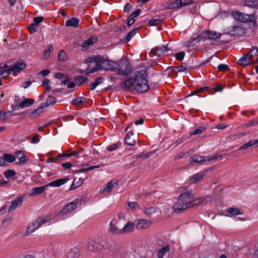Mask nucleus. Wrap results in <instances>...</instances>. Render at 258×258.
Returning a JSON list of instances; mask_svg holds the SVG:
<instances>
[{
	"label": "nucleus",
	"mask_w": 258,
	"mask_h": 258,
	"mask_svg": "<svg viewBox=\"0 0 258 258\" xmlns=\"http://www.w3.org/2000/svg\"><path fill=\"white\" fill-rule=\"evenodd\" d=\"M99 167V165L93 166H91V167H89V168H82V169H79L78 170H76V172L78 173H82V172H88V171H91V170H92L93 169H96V168H98Z\"/></svg>",
	"instance_id": "37998d69"
},
{
	"label": "nucleus",
	"mask_w": 258,
	"mask_h": 258,
	"mask_svg": "<svg viewBox=\"0 0 258 258\" xmlns=\"http://www.w3.org/2000/svg\"><path fill=\"white\" fill-rule=\"evenodd\" d=\"M69 180L68 177L63 178H59L55 180H53L46 184L47 187L53 186V187H59L60 185L64 184Z\"/></svg>",
	"instance_id": "a211bd4d"
},
{
	"label": "nucleus",
	"mask_w": 258,
	"mask_h": 258,
	"mask_svg": "<svg viewBox=\"0 0 258 258\" xmlns=\"http://www.w3.org/2000/svg\"><path fill=\"white\" fill-rule=\"evenodd\" d=\"M22 200L21 198H17L16 200L13 201L9 208V212H11L16 209L17 207L20 206L22 204Z\"/></svg>",
	"instance_id": "5701e85b"
},
{
	"label": "nucleus",
	"mask_w": 258,
	"mask_h": 258,
	"mask_svg": "<svg viewBox=\"0 0 258 258\" xmlns=\"http://www.w3.org/2000/svg\"><path fill=\"white\" fill-rule=\"evenodd\" d=\"M16 157L19 159L21 164H24L27 159L23 151H19L16 153Z\"/></svg>",
	"instance_id": "473e14b6"
},
{
	"label": "nucleus",
	"mask_w": 258,
	"mask_h": 258,
	"mask_svg": "<svg viewBox=\"0 0 258 258\" xmlns=\"http://www.w3.org/2000/svg\"><path fill=\"white\" fill-rule=\"evenodd\" d=\"M47 185H45L42 186L36 187L32 188L31 192L30 194V196H36L43 193L47 188Z\"/></svg>",
	"instance_id": "412c9836"
},
{
	"label": "nucleus",
	"mask_w": 258,
	"mask_h": 258,
	"mask_svg": "<svg viewBox=\"0 0 258 258\" xmlns=\"http://www.w3.org/2000/svg\"><path fill=\"white\" fill-rule=\"evenodd\" d=\"M74 181L75 182V184H76V186H80L83 183V180L81 178H79L78 179H77L75 178L74 180Z\"/></svg>",
	"instance_id": "69168bd1"
},
{
	"label": "nucleus",
	"mask_w": 258,
	"mask_h": 258,
	"mask_svg": "<svg viewBox=\"0 0 258 258\" xmlns=\"http://www.w3.org/2000/svg\"><path fill=\"white\" fill-rule=\"evenodd\" d=\"M109 231L113 234H122L121 229H119L117 225V223L115 221H111L109 224Z\"/></svg>",
	"instance_id": "f3484780"
},
{
	"label": "nucleus",
	"mask_w": 258,
	"mask_h": 258,
	"mask_svg": "<svg viewBox=\"0 0 258 258\" xmlns=\"http://www.w3.org/2000/svg\"><path fill=\"white\" fill-rule=\"evenodd\" d=\"M67 55L63 50H60L58 54V59L60 61H65L67 59Z\"/></svg>",
	"instance_id": "49530a36"
},
{
	"label": "nucleus",
	"mask_w": 258,
	"mask_h": 258,
	"mask_svg": "<svg viewBox=\"0 0 258 258\" xmlns=\"http://www.w3.org/2000/svg\"><path fill=\"white\" fill-rule=\"evenodd\" d=\"M62 157H63V155H62V154H60L58 155H57V156H56L55 157L48 159L46 161V162L47 163H49L50 162H55L57 160H61V159Z\"/></svg>",
	"instance_id": "8fccbe9b"
},
{
	"label": "nucleus",
	"mask_w": 258,
	"mask_h": 258,
	"mask_svg": "<svg viewBox=\"0 0 258 258\" xmlns=\"http://www.w3.org/2000/svg\"><path fill=\"white\" fill-rule=\"evenodd\" d=\"M163 22L161 19H152L148 22L149 26H156L161 24Z\"/></svg>",
	"instance_id": "c03bdc74"
},
{
	"label": "nucleus",
	"mask_w": 258,
	"mask_h": 258,
	"mask_svg": "<svg viewBox=\"0 0 258 258\" xmlns=\"http://www.w3.org/2000/svg\"><path fill=\"white\" fill-rule=\"evenodd\" d=\"M133 135L132 131L129 132L125 136V142L126 144L131 146H134L136 143L135 140L133 139L132 137Z\"/></svg>",
	"instance_id": "4be33fe9"
},
{
	"label": "nucleus",
	"mask_w": 258,
	"mask_h": 258,
	"mask_svg": "<svg viewBox=\"0 0 258 258\" xmlns=\"http://www.w3.org/2000/svg\"><path fill=\"white\" fill-rule=\"evenodd\" d=\"M169 50L170 49L166 46L162 45L159 47H156L155 48L153 49L151 51L150 54L158 56H165L167 55V53Z\"/></svg>",
	"instance_id": "1a4fd4ad"
},
{
	"label": "nucleus",
	"mask_w": 258,
	"mask_h": 258,
	"mask_svg": "<svg viewBox=\"0 0 258 258\" xmlns=\"http://www.w3.org/2000/svg\"><path fill=\"white\" fill-rule=\"evenodd\" d=\"M190 162L201 163L205 161V159L204 156L194 155L190 157Z\"/></svg>",
	"instance_id": "c9c22d12"
},
{
	"label": "nucleus",
	"mask_w": 258,
	"mask_h": 258,
	"mask_svg": "<svg viewBox=\"0 0 258 258\" xmlns=\"http://www.w3.org/2000/svg\"><path fill=\"white\" fill-rule=\"evenodd\" d=\"M50 71L47 69L43 70L41 71L39 74L43 77L47 76L50 73Z\"/></svg>",
	"instance_id": "774afa93"
},
{
	"label": "nucleus",
	"mask_w": 258,
	"mask_h": 258,
	"mask_svg": "<svg viewBox=\"0 0 258 258\" xmlns=\"http://www.w3.org/2000/svg\"><path fill=\"white\" fill-rule=\"evenodd\" d=\"M120 146H121V143L120 142L114 143V144H113L112 145L108 146L107 147V150L109 152H112V151L115 150L119 147H120Z\"/></svg>",
	"instance_id": "79ce46f5"
},
{
	"label": "nucleus",
	"mask_w": 258,
	"mask_h": 258,
	"mask_svg": "<svg viewBox=\"0 0 258 258\" xmlns=\"http://www.w3.org/2000/svg\"><path fill=\"white\" fill-rule=\"evenodd\" d=\"M79 20L75 17L72 18L66 22V26L68 27H77L79 25Z\"/></svg>",
	"instance_id": "bb28decb"
},
{
	"label": "nucleus",
	"mask_w": 258,
	"mask_h": 258,
	"mask_svg": "<svg viewBox=\"0 0 258 258\" xmlns=\"http://www.w3.org/2000/svg\"><path fill=\"white\" fill-rule=\"evenodd\" d=\"M170 247L169 245H166L164 246L161 249H160L157 253V256L158 258H163L164 255L167 252L169 251Z\"/></svg>",
	"instance_id": "2f4dec72"
},
{
	"label": "nucleus",
	"mask_w": 258,
	"mask_h": 258,
	"mask_svg": "<svg viewBox=\"0 0 258 258\" xmlns=\"http://www.w3.org/2000/svg\"><path fill=\"white\" fill-rule=\"evenodd\" d=\"M46 221L43 217H38L27 227L26 233L29 235L37 229L43 223Z\"/></svg>",
	"instance_id": "0eeeda50"
},
{
	"label": "nucleus",
	"mask_w": 258,
	"mask_h": 258,
	"mask_svg": "<svg viewBox=\"0 0 258 258\" xmlns=\"http://www.w3.org/2000/svg\"><path fill=\"white\" fill-rule=\"evenodd\" d=\"M97 41V37H91L88 39L86 40L82 45V48L83 50H86L88 47L92 45Z\"/></svg>",
	"instance_id": "aec40b11"
},
{
	"label": "nucleus",
	"mask_w": 258,
	"mask_h": 258,
	"mask_svg": "<svg viewBox=\"0 0 258 258\" xmlns=\"http://www.w3.org/2000/svg\"><path fill=\"white\" fill-rule=\"evenodd\" d=\"M168 70H171V71L174 72H181L185 71L186 70L185 66L183 65L175 67H170L168 68Z\"/></svg>",
	"instance_id": "72a5a7b5"
},
{
	"label": "nucleus",
	"mask_w": 258,
	"mask_h": 258,
	"mask_svg": "<svg viewBox=\"0 0 258 258\" xmlns=\"http://www.w3.org/2000/svg\"><path fill=\"white\" fill-rule=\"evenodd\" d=\"M83 151V149H80L78 151H74L71 154L62 153L63 157H70L72 156H75L78 154L81 153Z\"/></svg>",
	"instance_id": "09e8293b"
},
{
	"label": "nucleus",
	"mask_w": 258,
	"mask_h": 258,
	"mask_svg": "<svg viewBox=\"0 0 258 258\" xmlns=\"http://www.w3.org/2000/svg\"><path fill=\"white\" fill-rule=\"evenodd\" d=\"M116 64V62L106 59L101 56V59H100L99 62V70H104L112 72L115 71L116 70V67L117 66Z\"/></svg>",
	"instance_id": "423d86ee"
},
{
	"label": "nucleus",
	"mask_w": 258,
	"mask_h": 258,
	"mask_svg": "<svg viewBox=\"0 0 258 258\" xmlns=\"http://www.w3.org/2000/svg\"><path fill=\"white\" fill-rule=\"evenodd\" d=\"M256 144H258V139L255 140H251L249 141L248 142L243 144L242 145L240 148L239 150H243L247 149L248 147H250Z\"/></svg>",
	"instance_id": "e433bc0d"
},
{
	"label": "nucleus",
	"mask_w": 258,
	"mask_h": 258,
	"mask_svg": "<svg viewBox=\"0 0 258 258\" xmlns=\"http://www.w3.org/2000/svg\"><path fill=\"white\" fill-rule=\"evenodd\" d=\"M137 31H138V29H135L133 30L132 31H131V32H128L126 36V38H125L126 41H127V42L131 40V39L132 38V37L136 34V33L137 32Z\"/></svg>",
	"instance_id": "a18cd8bd"
},
{
	"label": "nucleus",
	"mask_w": 258,
	"mask_h": 258,
	"mask_svg": "<svg viewBox=\"0 0 258 258\" xmlns=\"http://www.w3.org/2000/svg\"><path fill=\"white\" fill-rule=\"evenodd\" d=\"M103 79L102 77L97 78L93 83L90 84V89L93 90L99 84L103 82Z\"/></svg>",
	"instance_id": "58836bf2"
},
{
	"label": "nucleus",
	"mask_w": 258,
	"mask_h": 258,
	"mask_svg": "<svg viewBox=\"0 0 258 258\" xmlns=\"http://www.w3.org/2000/svg\"><path fill=\"white\" fill-rule=\"evenodd\" d=\"M141 13V10L140 9H138L134 12L132 13L130 16H131V18H135V17H138Z\"/></svg>",
	"instance_id": "052dcab7"
},
{
	"label": "nucleus",
	"mask_w": 258,
	"mask_h": 258,
	"mask_svg": "<svg viewBox=\"0 0 258 258\" xmlns=\"http://www.w3.org/2000/svg\"><path fill=\"white\" fill-rule=\"evenodd\" d=\"M43 107H42V105H41L38 108L34 109L33 111H32L30 114L29 116L31 118H35L37 117L41 113L43 112Z\"/></svg>",
	"instance_id": "7c9ffc66"
},
{
	"label": "nucleus",
	"mask_w": 258,
	"mask_h": 258,
	"mask_svg": "<svg viewBox=\"0 0 258 258\" xmlns=\"http://www.w3.org/2000/svg\"><path fill=\"white\" fill-rule=\"evenodd\" d=\"M245 31L244 29L239 26H232L227 32V34L233 36H240L244 34Z\"/></svg>",
	"instance_id": "ddd939ff"
},
{
	"label": "nucleus",
	"mask_w": 258,
	"mask_h": 258,
	"mask_svg": "<svg viewBox=\"0 0 258 258\" xmlns=\"http://www.w3.org/2000/svg\"><path fill=\"white\" fill-rule=\"evenodd\" d=\"M205 130V128L201 127L196 129L193 132L190 133L191 135H196L202 133Z\"/></svg>",
	"instance_id": "6e6d98bb"
},
{
	"label": "nucleus",
	"mask_w": 258,
	"mask_h": 258,
	"mask_svg": "<svg viewBox=\"0 0 258 258\" xmlns=\"http://www.w3.org/2000/svg\"><path fill=\"white\" fill-rule=\"evenodd\" d=\"M88 249L96 253H100L104 249V246L95 241H91L88 244Z\"/></svg>",
	"instance_id": "9b49d317"
},
{
	"label": "nucleus",
	"mask_w": 258,
	"mask_h": 258,
	"mask_svg": "<svg viewBox=\"0 0 258 258\" xmlns=\"http://www.w3.org/2000/svg\"><path fill=\"white\" fill-rule=\"evenodd\" d=\"M194 3V0H170L167 4V9H178Z\"/></svg>",
	"instance_id": "20e7f679"
},
{
	"label": "nucleus",
	"mask_w": 258,
	"mask_h": 258,
	"mask_svg": "<svg viewBox=\"0 0 258 258\" xmlns=\"http://www.w3.org/2000/svg\"><path fill=\"white\" fill-rule=\"evenodd\" d=\"M86 101V98L84 97H80L75 98L72 101V104L75 105L76 106H80L81 105H83Z\"/></svg>",
	"instance_id": "cd10ccee"
},
{
	"label": "nucleus",
	"mask_w": 258,
	"mask_h": 258,
	"mask_svg": "<svg viewBox=\"0 0 258 258\" xmlns=\"http://www.w3.org/2000/svg\"><path fill=\"white\" fill-rule=\"evenodd\" d=\"M87 78L85 76H78L75 78V81L78 85H82L86 80Z\"/></svg>",
	"instance_id": "4c0bfd02"
},
{
	"label": "nucleus",
	"mask_w": 258,
	"mask_h": 258,
	"mask_svg": "<svg viewBox=\"0 0 258 258\" xmlns=\"http://www.w3.org/2000/svg\"><path fill=\"white\" fill-rule=\"evenodd\" d=\"M206 171H202L194 175L189 178V182L191 184H194L198 181H201L206 175Z\"/></svg>",
	"instance_id": "dca6fc26"
},
{
	"label": "nucleus",
	"mask_w": 258,
	"mask_h": 258,
	"mask_svg": "<svg viewBox=\"0 0 258 258\" xmlns=\"http://www.w3.org/2000/svg\"><path fill=\"white\" fill-rule=\"evenodd\" d=\"M158 211V209L153 207H150L144 209V213L148 216L151 217L156 214Z\"/></svg>",
	"instance_id": "b1692460"
},
{
	"label": "nucleus",
	"mask_w": 258,
	"mask_h": 258,
	"mask_svg": "<svg viewBox=\"0 0 258 258\" xmlns=\"http://www.w3.org/2000/svg\"><path fill=\"white\" fill-rule=\"evenodd\" d=\"M229 69L228 66L225 64H220L218 67V70L221 72H225Z\"/></svg>",
	"instance_id": "864d4df0"
},
{
	"label": "nucleus",
	"mask_w": 258,
	"mask_h": 258,
	"mask_svg": "<svg viewBox=\"0 0 258 258\" xmlns=\"http://www.w3.org/2000/svg\"><path fill=\"white\" fill-rule=\"evenodd\" d=\"M127 205L132 210H136V208L139 207L138 203L136 202H128L127 203Z\"/></svg>",
	"instance_id": "13d9d810"
},
{
	"label": "nucleus",
	"mask_w": 258,
	"mask_h": 258,
	"mask_svg": "<svg viewBox=\"0 0 258 258\" xmlns=\"http://www.w3.org/2000/svg\"><path fill=\"white\" fill-rule=\"evenodd\" d=\"M255 124L257 125L258 124V121H256V122L254 120H251L247 122V123L245 124L246 127H248L251 126H253Z\"/></svg>",
	"instance_id": "e2e57ef3"
},
{
	"label": "nucleus",
	"mask_w": 258,
	"mask_h": 258,
	"mask_svg": "<svg viewBox=\"0 0 258 258\" xmlns=\"http://www.w3.org/2000/svg\"><path fill=\"white\" fill-rule=\"evenodd\" d=\"M116 74L124 77L130 75L132 72V67L130 62L126 60L122 59L116 64Z\"/></svg>",
	"instance_id": "7ed1b4c3"
},
{
	"label": "nucleus",
	"mask_w": 258,
	"mask_h": 258,
	"mask_svg": "<svg viewBox=\"0 0 258 258\" xmlns=\"http://www.w3.org/2000/svg\"><path fill=\"white\" fill-rule=\"evenodd\" d=\"M185 55V52L183 51H180L175 53L174 56L176 59L178 61H181L183 59Z\"/></svg>",
	"instance_id": "de8ad7c7"
},
{
	"label": "nucleus",
	"mask_w": 258,
	"mask_h": 258,
	"mask_svg": "<svg viewBox=\"0 0 258 258\" xmlns=\"http://www.w3.org/2000/svg\"><path fill=\"white\" fill-rule=\"evenodd\" d=\"M78 202L75 200L68 204H67L61 210L60 213L62 214H66L73 212L77 208Z\"/></svg>",
	"instance_id": "4468645a"
},
{
	"label": "nucleus",
	"mask_w": 258,
	"mask_h": 258,
	"mask_svg": "<svg viewBox=\"0 0 258 258\" xmlns=\"http://www.w3.org/2000/svg\"><path fill=\"white\" fill-rule=\"evenodd\" d=\"M151 225V222L146 219H140L137 221L136 224V228L139 230L147 229Z\"/></svg>",
	"instance_id": "2eb2a0df"
},
{
	"label": "nucleus",
	"mask_w": 258,
	"mask_h": 258,
	"mask_svg": "<svg viewBox=\"0 0 258 258\" xmlns=\"http://www.w3.org/2000/svg\"><path fill=\"white\" fill-rule=\"evenodd\" d=\"M135 224L133 222H128L121 229L122 233H128L133 231Z\"/></svg>",
	"instance_id": "393cba45"
},
{
	"label": "nucleus",
	"mask_w": 258,
	"mask_h": 258,
	"mask_svg": "<svg viewBox=\"0 0 258 258\" xmlns=\"http://www.w3.org/2000/svg\"><path fill=\"white\" fill-rule=\"evenodd\" d=\"M56 102L55 98L51 96H48V98L46 100V101L42 103V107H46L49 105L54 104Z\"/></svg>",
	"instance_id": "c85d7f7f"
},
{
	"label": "nucleus",
	"mask_w": 258,
	"mask_h": 258,
	"mask_svg": "<svg viewBox=\"0 0 258 258\" xmlns=\"http://www.w3.org/2000/svg\"><path fill=\"white\" fill-rule=\"evenodd\" d=\"M43 20H44V17H41V16L35 17L33 19L34 24H35V25H36L37 26H38V25L39 24V23L42 22L43 21Z\"/></svg>",
	"instance_id": "4d7b16f0"
},
{
	"label": "nucleus",
	"mask_w": 258,
	"mask_h": 258,
	"mask_svg": "<svg viewBox=\"0 0 258 258\" xmlns=\"http://www.w3.org/2000/svg\"><path fill=\"white\" fill-rule=\"evenodd\" d=\"M209 89H210V88L209 87L206 86V87H201V88L196 89V93H197V94L200 93H201L205 91H209Z\"/></svg>",
	"instance_id": "680f3d73"
},
{
	"label": "nucleus",
	"mask_w": 258,
	"mask_h": 258,
	"mask_svg": "<svg viewBox=\"0 0 258 258\" xmlns=\"http://www.w3.org/2000/svg\"><path fill=\"white\" fill-rule=\"evenodd\" d=\"M147 70L141 68L137 71L135 78L131 77L122 82L120 86L122 89L129 90H135L139 93L145 92L148 90Z\"/></svg>",
	"instance_id": "f257e3e1"
},
{
	"label": "nucleus",
	"mask_w": 258,
	"mask_h": 258,
	"mask_svg": "<svg viewBox=\"0 0 258 258\" xmlns=\"http://www.w3.org/2000/svg\"><path fill=\"white\" fill-rule=\"evenodd\" d=\"M11 73H12V72L11 70H10V69L9 68L6 70H4L3 71H2V72L0 74V76L3 78H6L9 75H10L11 74Z\"/></svg>",
	"instance_id": "5fc2aeb1"
},
{
	"label": "nucleus",
	"mask_w": 258,
	"mask_h": 258,
	"mask_svg": "<svg viewBox=\"0 0 258 258\" xmlns=\"http://www.w3.org/2000/svg\"><path fill=\"white\" fill-rule=\"evenodd\" d=\"M38 26L36 25H35V24L33 23L29 27V31L30 33H35L37 29Z\"/></svg>",
	"instance_id": "bf43d9fd"
},
{
	"label": "nucleus",
	"mask_w": 258,
	"mask_h": 258,
	"mask_svg": "<svg viewBox=\"0 0 258 258\" xmlns=\"http://www.w3.org/2000/svg\"><path fill=\"white\" fill-rule=\"evenodd\" d=\"M118 185V181L115 180H111L109 181L104 187L102 191V193L105 194L106 193H109L112 189V188L117 186Z\"/></svg>",
	"instance_id": "6ab92c4d"
},
{
	"label": "nucleus",
	"mask_w": 258,
	"mask_h": 258,
	"mask_svg": "<svg viewBox=\"0 0 258 258\" xmlns=\"http://www.w3.org/2000/svg\"><path fill=\"white\" fill-rule=\"evenodd\" d=\"M49 80L47 79H44L42 81V85L45 87V92H49L50 90V86H49Z\"/></svg>",
	"instance_id": "3c124183"
},
{
	"label": "nucleus",
	"mask_w": 258,
	"mask_h": 258,
	"mask_svg": "<svg viewBox=\"0 0 258 258\" xmlns=\"http://www.w3.org/2000/svg\"><path fill=\"white\" fill-rule=\"evenodd\" d=\"M214 90L215 91L221 92L223 90L222 87H221L218 83H215L214 84Z\"/></svg>",
	"instance_id": "338daca9"
},
{
	"label": "nucleus",
	"mask_w": 258,
	"mask_h": 258,
	"mask_svg": "<svg viewBox=\"0 0 258 258\" xmlns=\"http://www.w3.org/2000/svg\"><path fill=\"white\" fill-rule=\"evenodd\" d=\"M100 59H101V56L97 55V56L95 57H89L86 59V62L89 63L92 62H95L96 63L95 66L92 69H91L88 73H86L87 75L93 73L97 71V70H99V62Z\"/></svg>",
	"instance_id": "9d476101"
},
{
	"label": "nucleus",
	"mask_w": 258,
	"mask_h": 258,
	"mask_svg": "<svg viewBox=\"0 0 258 258\" xmlns=\"http://www.w3.org/2000/svg\"><path fill=\"white\" fill-rule=\"evenodd\" d=\"M16 174V172L13 170H7L4 173V175L6 178H9L14 176Z\"/></svg>",
	"instance_id": "603ef678"
},
{
	"label": "nucleus",
	"mask_w": 258,
	"mask_h": 258,
	"mask_svg": "<svg viewBox=\"0 0 258 258\" xmlns=\"http://www.w3.org/2000/svg\"><path fill=\"white\" fill-rule=\"evenodd\" d=\"M53 46L52 45L48 46V49L45 50L43 53V57L44 59H47L50 55V53L53 51Z\"/></svg>",
	"instance_id": "ea45409f"
},
{
	"label": "nucleus",
	"mask_w": 258,
	"mask_h": 258,
	"mask_svg": "<svg viewBox=\"0 0 258 258\" xmlns=\"http://www.w3.org/2000/svg\"><path fill=\"white\" fill-rule=\"evenodd\" d=\"M237 63L239 64H240L243 66H247L250 64L249 60L245 56V55H243L237 61Z\"/></svg>",
	"instance_id": "f704fd0d"
},
{
	"label": "nucleus",
	"mask_w": 258,
	"mask_h": 258,
	"mask_svg": "<svg viewBox=\"0 0 258 258\" xmlns=\"http://www.w3.org/2000/svg\"><path fill=\"white\" fill-rule=\"evenodd\" d=\"M135 22V19L134 18H131V16H129L127 18V25L128 26H132Z\"/></svg>",
	"instance_id": "0e129e2a"
},
{
	"label": "nucleus",
	"mask_w": 258,
	"mask_h": 258,
	"mask_svg": "<svg viewBox=\"0 0 258 258\" xmlns=\"http://www.w3.org/2000/svg\"><path fill=\"white\" fill-rule=\"evenodd\" d=\"M211 200V197L195 198L191 192H184L179 196L177 202L173 206V209L175 213H179L183 210L200 204H205Z\"/></svg>",
	"instance_id": "f03ea898"
},
{
	"label": "nucleus",
	"mask_w": 258,
	"mask_h": 258,
	"mask_svg": "<svg viewBox=\"0 0 258 258\" xmlns=\"http://www.w3.org/2000/svg\"><path fill=\"white\" fill-rule=\"evenodd\" d=\"M226 212L229 214V216H235L242 214L239 208L234 207L228 208Z\"/></svg>",
	"instance_id": "a878e982"
},
{
	"label": "nucleus",
	"mask_w": 258,
	"mask_h": 258,
	"mask_svg": "<svg viewBox=\"0 0 258 258\" xmlns=\"http://www.w3.org/2000/svg\"><path fill=\"white\" fill-rule=\"evenodd\" d=\"M26 64L23 60L17 61L10 69L13 73H18L25 69Z\"/></svg>",
	"instance_id": "f8f14e48"
},
{
	"label": "nucleus",
	"mask_w": 258,
	"mask_h": 258,
	"mask_svg": "<svg viewBox=\"0 0 258 258\" xmlns=\"http://www.w3.org/2000/svg\"><path fill=\"white\" fill-rule=\"evenodd\" d=\"M4 157L6 160V162L9 163H12L15 161V156L10 154H4Z\"/></svg>",
	"instance_id": "a19ab883"
},
{
	"label": "nucleus",
	"mask_w": 258,
	"mask_h": 258,
	"mask_svg": "<svg viewBox=\"0 0 258 258\" xmlns=\"http://www.w3.org/2000/svg\"><path fill=\"white\" fill-rule=\"evenodd\" d=\"M34 103V100L32 99L26 98L20 103L21 108L27 107L31 106Z\"/></svg>",
	"instance_id": "c756f323"
},
{
	"label": "nucleus",
	"mask_w": 258,
	"mask_h": 258,
	"mask_svg": "<svg viewBox=\"0 0 258 258\" xmlns=\"http://www.w3.org/2000/svg\"><path fill=\"white\" fill-rule=\"evenodd\" d=\"M221 36V34L218 33L216 31L207 30L202 32L201 34L197 38H194L193 41H194L196 39H199L200 40H205L206 39H211L216 40L219 38Z\"/></svg>",
	"instance_id": "39448f33"
},
{
	"label": "nucleus",
	"mask_w": 258,
	"mask_h": 258,
	"mask_svg": "<svg viewBox=\"0 0 258 258\" xmlns=\"http://www.w3.org/2000/svg\"><path fill=\"white\" fill-rule=\"evenodd\" d=\"M235 18L242 22H253L255 20L254 14H244L236 11L232 13Z\"/></svg>",
	"instance_id": "6e6552de"
}]
</instances>
